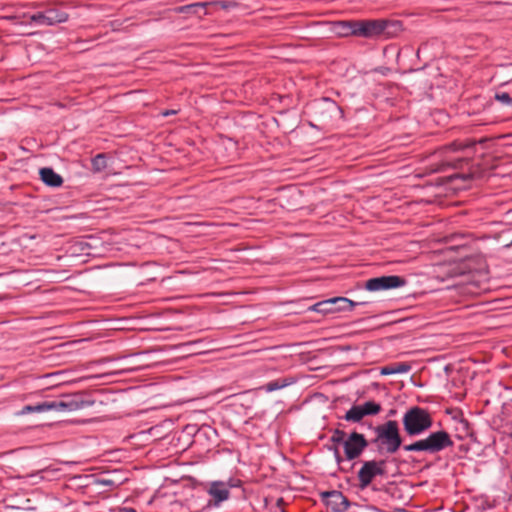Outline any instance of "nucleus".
<instances>
[{"label": "nucleus", "mask_w": 512, "mask_h": 512, "mask_svg": "<svg viewBox=\"0 0 512 512\" xmlns=\"http://www.w3.org/2000/svg\"><path fill=\"white\" fill-rule=\"evenodd\" d=\"M362 410L364 412V415H376L381 411L380 404L374 402V401H367L363 404H361Z\"/></svg>", "instance_id": "f3484780"}, {"label": "nucleus", "mask_w": 512, "mask_h": 512, "mask_svg": "<svg viewBox=\"0 0 512 512\" xmlns=\"http://www.w3.org/2000/svg\"><path fill=\"white\" fill-rule=\"evenodd\" d=\"M364 417L361 405H354L346 412L344 419L349 422H360Z\"/></svg>", "instance_id": "dca6fc26"}, {"label": "nucleus", "mask_w": 512, "mask_h": 512, "mask_svg": "<svg viewBox=\"0 0 512 512\" xmlns=\"http://www.w3.org/2000/svg\"><path fill=\"white\" fill-rule=\"evenodd\" d=\"M385 473V461H365L358 471L359 487L365 489L376 476H382Z\"/></svg>", "instance_id": "39448f33"}, {"label": "nucleus", "mask_w": 512, "mask_h": 512, "mask_svg": "<svg viewBox=\"0 0 512 512\" xmlns=\"http://www.w3.org/2000/svg\"><path fill=\"white\" fill-rule=\"evenodd\" d=\"M94 404L93 401L83 399L81 394H68L63 395L62 399L55 401H46L40 403L41 412L58 411V412H73L90 407Z\"/></svg>", "instance_id": "20e7f679"}, {"label": "nucleus", "mask_w": 512, "mask_h": 512, "mask_svg": "<svg viewBox=\"0 0 512 512\" xmlns=\"http://www.w3.org/2000/svg\"><path fill=\"white\" fill-rule=\"evenodd\" d=\"M295 383L294 378H283V379H277L274 381H270L267 384H265L262 389L266 392H273L279 389H283L287 386H290Z\"/></svg>", "instance_id": "4468645a"}, {"label": "nucleus", "mask_w": 512, "mask_h": 512, "mask_svg": "<svg viewBox=\"0 0 512 512\" xmlns=\"http://www.w3.org/2000/svg\"><path fill=\"white\" fill-rule=\"evenodd\" d=\"M410 370V366L406 363H396L381 368V375L403 374Z\"/></svg>", "instance_id": "2eb2a0df"}, {"label": "nucleus", "mask_w": 512, "mask_h": 512, "mask_svg": "<svg viewBox=\"0 0 512 512\" xmlns=\"http://www.w3.org/2000/svg\"><path fill=\"white\" fill-rule=\"evenodd\" d=\"M68 20V14L56 8H50L43 12H37L30 16V21L46 26L64 23Z\"/></svg>", "instance_id": "6e6552de"}, {"label": "nucleus", "mask_w": 512, "mask_h": 512, "mask_svg": "<svg viewBox=\"0 0 512 512\" xmlns=\"http://www.w3.org/2000/svg\"><path fill=\"white\" fill-rule=\"evenodd\" d=\"M504 69L507 70L508 74H512V63L505 65Z\"/></svg>", "instance_id": "a878e982"}, {"label": "nucleus", "mask_w": 512, "mask_h": 512, "mask_svg": "<svg viewBox=\"0 0 512 512\" xmlns=\"http://www.w3.org/2000/svg\"><path fill=\"white\" fill-rule=\"evenodd\" d=\"M176 112L174 110H167L165 112L162 113L163 116H168V115H172V114H175Z\"/></svg>", "instance_id": "bb28decb"}, {"label": "nucleus", "mask_w": 512, "mask_h": 512, "mask_svg": "<svg viewBox=\"0 0 512 512\" xmlns=\"http://www.w3.org/2000/svg\"><path fill=\"white\" fill-rule=\"evenodd\" d=\"M426 47V45H422L421 47H419L418 49V52H420L422 49H424Z\"/></svg>", "instance_id": "c756f323"}, {"label": "nucleus", "mask_w": 512, "mask_h": 512, "mask_svg": "<svg viewBox=\"0 0 512 512\" xmlns=\"http://www.w3.org/2000/svg\"><path fill=\"white\" fill-rule=\"evenodd\" d=\"M469 144H462V143H457V142H454L450 145V148L453 149V150H460V149H464L465 147H468Z\"/></svg>", "instance_id": "b1692460"}, {"label": "nucleus", "mask_w": 512, "mask_h": 512, "mask_svg": "<svg viewBox=\"0 0 512 512\" xmlns=\"http://www.w3.org/2000/svg\"><path fill=\"white\" fill-rule=\"evenodd\" d=\"M387 26V22L380 19L356 21V36L375 38L381 35Z\"/></svg>", "instance_id": "0eeeda50"}, {"label": "nucleus", "mask_w": 512, "mask_h": 512, "mask_svg": "<svg viewBox=\"0 0 512 512\" xmlns=\"http://www.w3.org/2000/svg\"><path fill=\"white\" fill-rule=\"evenodd\" d=\"M452 446L453 441L449 433L444 430H439L430 433L426 438L405 445L403 449L407 452L436 454Z\"/></svg>", "instance_id": "f257e3e1"}, {"label": "nucleus", "mask_w": 512, "mask_h": 512, "mask_svg": "<svg viewBox=\"0 0 512 512\" xmlns=\"http://www.w3.org/2000/svg\"><path fill=\"white\" fill-rule=\"evenodd\" d=\"M41 413L40 409V403L37 405H27L22 408L21 414H28V413Z\"/></svg>", "instance_id": "412c9836"}, {"label": "nucleus", "mask_w": 512, "mask_h": 512, "mask_svg": "<svg viewBox=\"0 0 512 512\" xmlns=\"http://www.w3.org/2000/svg\"><path fill=\"white\" fill-rule=\"evenodd\" d=\"M511 438H512V431H511V434H510Z\"/></svg>", "instance_id": "7c9ffc66"}, {"label": "nucleus", "mask_w": 512, "mask_h": 512, "mask_svg": "<svg viewBox=\"0 0 512 512\" xmlns=\"http://www.w3.org/2000/svg\"><path fill=\"white\" fill-rule=\"evenodd\" d=\"M336 303H344L349 306L348 298L334 297L327 300L317 302L308 308L309 311H314L322 314L334 313V305Z\"/></svg>", "instance_id": "9b49d317"}, {"label": "nucleus", "mask_w": 512, "mask_h": 512, "mask_svg": "<svg viewBox=\"0 0 512 512\" xmlns=\"http://www.w3.org/2000/svg\"><path fill=\"white\" fill-rule=\"evenodd\" d=\"M345 435L344 431L336 429L331 436V441L334 443H342L344 445V441L346 440Z\"/></svg>", "instance_id": "6ab92c4d"}, {"label": "nucleus", "mask_w": 512, "mask_h": 512, "mask_svg": "<svg viewBox=\"0 0 512 512\" xmlns=\"http://www.w3.org/2000/svg\"><path fill=\"white\" fill-rule=\"evenodd\" d=\"M107 167L104 154H98L92 159V168L95 172H101Z\"/></svg>", "instance_id": "a211bd4d"}, {"label": "nucleus", "mask_w": 512, "mask_h": 512, "mask_svg": "<svg viewBox=\"0 0 512 512\" xmlns=\"http://www.w3.org/2000/svg\"><path fill=\"white\" fill-rule=\"evenodd\" d=\"M375 440L379 449L387 453H395L401 446L402 440L399 434V427L396 421L389 420L375 428Z\"/></svg>", "instance_id": "7ed1b4c3"}, {"label": "nucleus", "mask_w": 512, "mask_h": 512, "mask_svg": "<svg viewBox=\"0 0 512 512\" xmlns=\"http://www.w3.org/2000/svg\"><path fill=\"white\" fill-rule=\"evenodd\" d=\"M238 483L230 479L229 482L213 481L207 488L208 495L212 498L213 505L219 506L230 497V488L237 487Z\"/></svg>", "instance_id": "423d86ee"}, {"label": "nucleus", "mask_w": 512, "mask_h": 512, "mask_svg": "<svg viewBox=\"0 0 512 512\" xmlns=\"http://www.w3.org/2000/svg\"><path fill=\"white\" fill-rule=\"evenodd\" d=\"M332 497H335L337 500H340L341 503L344 505V508H347L348 507V501L346 500V498L339 492H332L330 494Z\"/></svg>", "instance_id": "5701e85b"}, {"label": "nucleus", "mask_w": 512, "mask_h": 512, "mask_svg": "<svg viewBox=\"0 0 512 512\" xmlns=\"http://www.w3.org/2000/svg\"><path fill=\"white\" fill-rule=\"evenodd\" d=\"M120 512H136L133 508H122Z\"/></svg>", "instance_id": "cd10ccee"}, {"label": "nucleus", "mask_w": 512, "mask_h": 512, "mask_svg": "<svg viewBox=\"0 0 512 512\" xmlns=\"http://www.w3.org/2000/svg\"><path fill=\"white\" fill-rule=\"evenodd\" d=\"M356 21H337L333 23V32L340 37L356 36Z\"/></svg>", "instance_id": "f8f14e48"}, {"label": "nucleus", "mask_w": 512, "mask_h": 512, "mask_svg": "<svg viewBox=\"0 0 512 512\" xmlns=\"http://www.w3.org/2000/svg\"><path fill=\"white\" fill-rule=\"evenodd\" d=\"M334 456L338 463L342 461V458H341L340 453L337 448L334 449Z\"/></svg>", "instance_id": "393cba45"}, {"label": "nucleus", "mask_w": 512, "mask_h": 512, "mask_svg": "<svg viewBox=\"0 0 512 512\" xmlns=\"http://www.w3.org/2000/svg\"><path fill=\"white\" fill-rule=\"evenodd\" d=\"M495 98L505 105L512 106V98L506 92L496 93Z\"/></svg>", "instance_id": "aec40b11"}, {"label": "nucleus", "mask_w": 512, "mask_h": 512, "mask_svg": "<svg viewBox=\"0 0 512 512\" xmlns=\"http://www.w3.org/2000/svg\"><path fill=\"white\" fill-rule=\"evenodd\" d=\"M433 425L431 414L424 408L414 406L403 415V427L407 435L418 436Z\"/></svg>", "instance_id": "f03ea898"}, {"label": "nucleus", "mask_w": 512, "mask_h": 512, "mask_svg": "<svg viewBox=\"0 0 512 512\" xmlns=\"http://www.w3.org/2000/svg\"><path fill=\"white\" fill-rule=\"evenodd\" d=\"M368 443L363 434L353 432L344 441V452L348 460L357 458L363 450L367 447Z\"/></svg>", "instance_id": "9d476101"}, {"label": "nucleus", "mask_w": 512, "mask_h": 512, "mask_svg": "<svg viewBox=\"0 0 512 512\" xmlns=\"http://www.w3.org/2000/svg\"><path fill=\"white\" fill-rule=\"evenodd\" d=\"M41 180L48 186L59 187L63 183L62 177L52 168L45 167L40 169Z\"/></svg>", "instance_id": "ddd939ff"}, {"label": "nucleus", "mask_w": 512, "mask_h": 512, "mask_svg": "<svg viewBox=\"0 0 512 512\" xmlns=\"http://www.w3.org/2000/svg\"><path fill=\"white\" fill-rule=\"evenodd\" d=\"M510 245H512V240H511V244Z\"/></svg>", "instance_id": "2f4dec72"}, {"label": "nucleus", "mask_w": 512, "mask_h": 512, "mask_svg": "<svg viewBox=\"0 0 512 512\" xmlns=\"http://www.w3.org/2000/svg\"><path fill=\"white\" fill-rule=\"evenodd\" d=\"M348 302H349V306L348 305H345L344 303H336L334 305V309H335V312L337 311H350L352 310V308L354 307V303L348 299Z\"/></svg>", "instance_id": "4be33fe9"}, {"label": "nucleus", "mask_w": 512, "mask_h": 512, "mask_svg": "<svg viewBox=\"0 0 512 512\" xmlns=\"http://www.w3.org/2000/svg\"><path fill=\"white\" fill-rule=\"evenodd\" d=\"M207 5V3H197V4H194L192 5V7H205Z\"/></svg>", "instance_id": "c85d7f7f"}, {"label": "nucleus", "mask_w": 512, "mask_h": 512, "mask_svg": "<svg viewBox=\"0 0 512 512\" xmlns=\"http://www.w3.org/2000/svg\"><path fill=\"white\" fill-rule=\"evenodd\" d=\"M406 284V280L397 275L381 276L369 279L365 288L369 291H381L402 287Z\"/></svg>", "instance_id": "1a4fd4ad"}]
</instances>
